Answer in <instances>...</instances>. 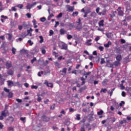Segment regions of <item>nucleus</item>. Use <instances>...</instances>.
Segmentation results:
<instances>
[{
    "instance_id": "1",
    "label": "nucleus",
    "mask_w": 131,
    "mask_h": 131,
    "mask_svg": "<svg viewBox=\"0 0 131 131\" xmlns=\"http://www.w3.org/2000/svg\"><path fill=\"white\" fill-rule=\"evenodd\" d=\"M58 47L60 50H68V46L64 42H60L58 43Z\"/></svg>"
},
{
    "instance_id": "2",
    "label": "nucleus",
    "mask_w": 131,
    "mask_h": 131,
    "mask_svg": "<svg viewBox=\"0 0 131 131\" xmlns=\"http://www.w3.org/2000/svg\"><path fill=\"white\" fill-rule=\"evenodd\" d=\"M67 11L68 12H73L74 11V6H70V5H67Z\"/></svg>"
},
{
    "instance_id": "3",
    "label": "nucleus",
    "mask_w": 131,
    "mask_h": 131,
    "mask_svg": "<svg viewBox=\"0 0 131 131\" xmlns=\"http://www.w3.org/2000/svg\"><path fill=\"white\" fill-rule=\"evenodd\" d=\"M117 12L118 13V15L119 16H123V14H124L123 11L121 10V7H119L118 8V9H117Z\"/></svg>"
},
{
    "instance_id": "4",
    "label": "nucleus",
    "mask_w": 131,
    "mask_h": 131,
    "mask_svg": "<svg viewBox=\"0 0 131 131\" xmlns=\"http://www.w3.org/2000/svg\"><path fill=\"white\" fill-rule=\"evenodd\" d=\"M44 84H46L47 86H48V88H53L54 86V85L52 83H49V81H48L47 80H45Z\"/></svg>"
},
{
    "instance_id": "5",
    "label": "nucleus",
    "mask_w": 131,
    "mask_h": 131,
    "mask_svg": "<svg viewBox=\"0 0 131 131\" xmlns=\"http://www.w3.org/2000/svg\"><path fill=\"white\" fill-rule=\"evenodd\" d=\"M8 110H5L4 111L2 112L1 115L3 117H7L8 116Z\"/></svg>"
},
{
    "instance_id": "6",
    "label": "nucleus",
    "mask_w": 131,
    "mask_h": 131,
    "mask_svg": "<svg viewBox=\"0 0 131 131\" xmlns=\"http://www.w3.org/2000/svg\"><path fill=\"white\" fill-rule=\"evenodd\" d=\"M32 31H33V29L32 28H30L29 30H27V35H29L30 36H32Z\"/></svg>"
},
{
    "instance_id": "7",
    "label": "nucleus",
    "mask_w": 131,
    "mask_h": 131,
    "mask_svg": "<svg viewBox=\"0 0 131 131\" xmlns=\"http://www.w3.org/2000/svg\"><path fill=\"white\" fill-rule=\"evenodd\" d=\"M7 82L8 83V86L10 88H11V86L14 85V82H13L12 80H8L7 81Z\"/></svg>"
},
{
    "instance_id": "8",
    "label": "nucleus",
    "mask_w": 131,
    "mask_h": 131,
    "mask_svg": "<svg viewBox=\"0 0 131 131\" xmlns=\"http://www.w3.org/2000/svg\"><path fill=\"white\" fill-rule=\"evenodd\" d=\"M42 118L43 120V121H46V122H48V121H49V120H50V118H49V117H47V116L43 115L42 116Z\"/></svg>"
},
{
    "instance_id": "9",
    "label": "nucleus",
    "mask_w": 131,
    "mask_h": 131,
    "mask_svg": "<svg viewBox=\"0 0 131 131\" xmlns=\"http://www.w3.org/2000/svg\"><path fill=\"white\" fill-rule=\"evenodd\" d=\"M12 67V63L10 61H8L6 62V68L9 69V68H11Z\"/></svg>"
},
{
    "instance_id": "10",
    "label": "nucleus",
    "mask_w": 131,
    "mask_h": 131,
    "mask_svg": "<svg viewBox=\"0 0 131 131\" xmlns=\"http://www.w3.org/2000/svg\"><path fill=\"white\" fill-rule=\"evenodd\" d=\"M112 45V43L111 42V41H109L107 42V43L104 44V47H105V48H109V47H110V46H111Z\"/></svg>"
},
{
    "instance_id": "11",
    "label": "nucleus",
    "mask_w": 131,
    "mask_h": 131,
    "mask_svg": "<svg viewBox=\"0 0 131 131\" xmlns=\"http://www.w3.org/2000/svg\"><path fill=\"white\" fill-rule=\"evenodd\" d=\"M8 75H13L14 74V71L13 70H9L7 72Z\"/></svg>"
},
{
    "instance_id": "12",
    "label": "nucleus",
    "mask_w": 131,
    "mask_h": 131,
    "mask_svg": "<svg viewBox=\"0 0 131 131\" xmlns=\"http://www.w3.org/2000/svg\"><path fill=\"white\" fill-rule=\"evenodd\" d=\"M60 33L61 35H64V34H65V33H66V31L65 30H64V29H61L60 30Z\"/></svg>"
},
{
    "instance_id": "13",
    "label": "nucleus",
    "mask_w": 131,
    "mask_h": 131,
    "mask_svg": "<svg viewBox=\"0 0 131 131\" xmlns=\"http://www.w3.org/2000/svg\"><path fill=\"white\" fill-rule=\"evenodd\" d=\"M75 116V119L76 120H80V114H77Z\"/></svg>"
},
{
    "instance_id": "14",
    "label": "nucleus",
    "mask_w": 131,
    "mask_h": 131,
    "mask_svg": "<svg viewBox=\"0 0 131 131\" xmlns=\"http://www.w3.org/2000/svg\"><path fill=\"white\" fill-rule=\"evenodd\" d=\"M91 41H92V39H90L89 40H88L85 42L86 46H92V43H91Z\"/></svg>"
},
{
    "instance_id": "15",
    "label": "nucleus",
    "mask_w": 131,
    "mask_h": 131,
    "mask_svg": "<svg viewBox=\"0 0 131 131\" xmlns=\"http://www.w3.org/2000/svg\"><path fill=\"white\" fill-rule=\"evenodd\" d=\"M122 57H121V55H118L116 56V60L117 61H119L120 62V61H121L122 60Z\"/></svg>"
},
{
    "instance_id": "16",
    "label": "nucleus",
    "mask_w": 131,
    "mask_h": 131,
    "mask_svg": "<svg viewBox=\"0 0 131 131\" xmlns=\"http://www.w3.org/2000/svg\"><path fill=\"white\" fill-rule=\"evenodd\" d=\"M20 120H21V121H23V123H25L26 122V117H20Z\"/></svg>"
},
{
    "instance_id": "17",
    "label": "nucleus",
    "mask_w": 131,
    "mask_h": 131,
    "mask_svg": "<svg viewBox=\"0 0 131 131\" xmlns=\"http://www.w3.org/2000/svg\"><path fill=\"white\" fill-rule=\"evenodd\" d=\"M99 26H100V27H101V26H104V20H101L99 21Z\"/></svg>"
},
{
    "instance_id": "18",
    "label": "nucleus",
    "mask_w": 131,
    "mask_h": 131,
    "mask_svg": "<svg viewBox=\"0 0 131 131\" xmlns=\"http://www.w3.org/2000/svg\"><path fill=\"white\" fill-rule=\"evenodd\" d=\"M125 5L126 6V9L127 10L129 8V3L128 2H126L124 3Z\"/></svg>"
},
{
    "instance_id": "19",
    "label": "nucleus",
    "mask_w": 131,
    "mask_h": 131,
    "mask_svg": "<svg viewBox=\"0 0 131 131\" xmlns=\"http://www.w3.org/2000/svg\"><path fill=\"white\" fill-rule=\"evenodd\" d=\"M39 38L40 39L39 41L40 43H42V42H43V37L42 36H39Z\"/></svg>"
},
{
    "instance_id": "20",
    "label": "nucleus",
    "mask_w": 131,
    "mask_h": 131,
    "mask_svg": "<svg viewBox=\"0 0 131 131\" xmlns=\"http://www.w3.org/2000/svg\"><path fill=\"white\" fill-rule=\"evenodd\" d=\"M38 88V86L34 85H32L31 86V89H32V90H37Z\"/></svg>"
},
{
    "instance_id": "21",
    "label": "nucleus",
    "mask_w": 131,
    "mask_h": 131,
    "mask_svg": "<svg viewBox=\"0 0 131 131\" xmlns=\"http://www.w3.org/2000/svg\"><path fill=\"white\" fill-rule=\"evenodd\" d=\"M7 35L8 36V40H11V39H12V34L8 33V34H7Z\"/></svg>"
},
{
    "instance_id": "22",
    "label": "nucleus",
    "mask_w": 131,
    "mask_h": 131,
    "mask_svg": "<svg viewBox=\"0 0 131 131\" xmlns=\"http://www.w3.org/2000/svg\"><path fill=\"white\" fill-rule=\"evenodd\" d=\"M103 113H104V111L101 110L99 112H97V115H103Z\"/></svg>"
},
{
    "instance_id": "23",
    "label": "nucleus",
    "mask_w": 131,
    "mask_h": 131,
    "mask_svg": "<svg viewBox=\"0 0 131 131\" xmlns=\"http://www.w3.org/2000/svg\"><path fill=\"white\" fill-rule=\"evenodd\" d=\"M15 7L19 8V9H22L23 8V4H18L15 6Z\"/></svg>"
},
{
    "instance_id": "24",
    "label": "nucleus",
    "mask_w": 131,
    "mask_h": 131,
    "mask_svg": "<svg viewBox=\"0 0 131 131\" xmlns=\"http://www.w3.org/2000/svg\"><path fill=\"white\" fill-rule=\"evenodd\" d=\"M78 15V12L76 11L75 12H73L72 14L73 17H76Z\"/></svg>"
},
{
    "instance_id": "25",
    "label": "nucleus",
    "mask_w": 131,
    "mask_h": 131,
    "mask_svg": "<svg viewBox=\"0 0 131 131\" xmlns=\"http://www.w3.org/2000/svg\"><path fill=\"white\" fill-rule=\"evenodd\" d=\"M43 74V71H41V72H39L38 73V76H39V77H41V75H42Z\"/></svg>"
},
{
    "instance_id": "26",
    "label": "nucleus",
    "mask_w": 131,
    "mask_h": 131,
    "mask_svg": "<svg viewBox=\"0 0 131 131\" xmlns=\"http://www.w3.org/2000/svg\"><path fill=\"white\" fill-rule=\"evenodd\" d=\"M114 91H115V88H113V89H112L111 92L110 93V97H111L112 95H113V92H114Z\"/></svg>"
},
{
    "instance_id": "27",
    "label": "nucleus",
    "mask_w": 131,
    "mask_h": 131,
    "mask_svg": "<svg viewBox=\"0 0 131 131\" xmlns=\"http://www.w3.org/2000/svg\"><path fill=\"white\" fill-rule=\"evenodd\" d=\"M41 53L43 55H45L46 53V49L44 48H41Z\"/></svg>"
},
{
    "instance_id": "28",
    "label": "nucleus",
    "mask_w": 131,
    "mask_h": 131,
    "mask_svg": "<svg viewBox=\"0 0 131 131\" xmlns=\"http://www.w3.org/2000/svg\"><path fill=\"white\" fill-rule=\"evenodd\" d=\"M102 15L104 16L107 13V10L106 9H103L102 11Z\"/></svg>"
},
{
    "instance_id": "29",
    "label": "nucleus",
    "mask_w": 131,
    "mask_h": 131,
    "mask_svg": "<svg viewBox=\"0 0 131 131\" xmlns=\"http://www.w3.org/2000/svg\"><path fill=\"white\" fill-rule=\"evenodd\" d=\"M124 104H125V102H124V101H122L120 103H119V106L120 107H123V105H124Z\"/></svg>"
},
{
    "instance_id": "30",
    "label": "nucleus",
    "mask_w": 131,
    "mask_h": 131,
    "mask_svg": "<svg viewBox=\"0 0 131 131\" xmlns=\"http://www.w3.org/2000/svg\"><path fill=\"white\" fill-rule=\"evenodd\" d=\"M107 82H108V79H105L102 82V84H103V85H105V84L107 83Z\"/></svg>"
},
{
    "instance_id": "31",
    "label": "nucleus",
    "mask_w": 131,
    "mask_h": 131,
    "mask_svg": "<svg viewBox=\"0 0 131 131\" xmlns=\"http://www.w3.org/2000/svg\"><path fill=\"white\" fill-rule=\"evenodd\" d=\"M116 51V53H117V54H120V52H121V50L119 48H117Z\"/></svg>"
},
{
    "instance_id": "32",
    "label": "nucleus",
    "mask_w": 131,
    "mask_h": 131,
    "mask_svg": "<svg viewBox=\"0 0 131 131\" xmlns=\"http://www.w3.org/2000/svg\"><path fill=\"white\" fill-rule=\"evenodd\" d=\"M12 54L15 55V54H16V49L15 48L13 47L12 49Z\"/></svg>"
},
{
    "instance_id": "33",
    "label": "nucleus",
    "mask_w": 131,
    "mask_h": 131,
    "mask_svg": "<svg viewBox=\"0 0 131 131\" xmlns=\"http://www.w3.org/2000/svg\"><path fill=\"white\" fill-rule=\"evenodd\" d=\"M26 8L27 9V10H30V9H32V7H31V5H30V4H28L26 6Z\"/></svg>"
},
{
    "instance_id": "34",
    "label": "nucleus",
    "mask_w": 131,
    "mask_h": 131,
    "mask_svg": "<svg viewBox=\"0 0 131 131\" xmlns=\"http://www.w3.org/2000/svg\"><path fill=\"white\" fill-rule=\"evenodd\" d=\"M119 61H116L114 62V65L115 66H118V65H119Z\"/></svg>"
},
{
    "instance_id": "35",
    "label": "nucleus",
    "mask_w": 131,
    "mask_h": 131,
    "mask_svg": "<svg viewBox=\"0 0 131 131\" xmlns=\"http://www.w3.org/2000/svg\"><path fill=\"white\" fill-rule=\"evenodd\" d=\"M107 92V89H102L100 91V93H106Z\"/></svg>"
},
{
    "instance_id": "36",
    "label": "nucleus",
    "mask_w": 131,
    "mask_h": 131,
    "mask_svg": "<svg viewBox=\"0 0 131 131\" xmlns=\"http://www.w3.org/2000/svg\"><path fill=\"white\" fill-rule=\"evenodd\" d=\"M8 97L9 98H12L13 97V93L12 92H9Z\"/></svg>"
},
{
    "instance_id": "37",
    "label": "nucleus",
    "mask_w": 131,
    "mask_h": 131,
    "mask_svg": "<svg viewBox=\"0 0 131 131\" xmlns=\"http://www.w3.org/2000/svg\"><path fill=\"white\" fill-rule=\"evenodd\" d=\"M92 12V10H91V8H88L86 11L85 13H87V14H89Z\"/></svg>"
},
{
    "instance_id": "38",
    "label": "nucleus",
    "mask_w": 131,
    "mask_h": 131,
    "mask_svg": "<svg viewBox=\"0 0 131 131\" xmlns=\"http://www.w3.org/2000/svg\"><path fill=\"white\" fill-rule=\"evenodd\" d=\"M35 61H36V58L34 57L33 59L31 60V63L32 64H33V63H34V62H35Z\"/></svg>"
},
{
    "instance_id": "39",
    "label": "nucleus",
    "mask_w": 131,
    "mask_h": 131,
    "mask_svg": "<svg viewBox=\"0 0 131 131\" xmlns=\"http://www.w3.org/2000/svg\"><path fill=\"white\" fill-rule=\"evenodd\" d=\"M49 35L50 36H52V35H53V34H54V31H53L52 30H50V31H49Z\"/></svg>"
},
{
    "instance_id": "40",
    "label": "nucleus",
    "mask_w": 131,
    "mask_h": 131,
    "mask_svg": "<svg viewBox=\"0 0 131 131\" xmlns=\"http://www.w3.org/2000/svg\"><path fill=\"white\" fill-rule=\"evenodd\" d=\"M26 16H27V18H31V14L28 13L26 14Z\"/></svg>"
},
{
    "instance_id": "41",
    "label": "nucleus",
    "mask_w": 131,
    "mask_h": 131,
    "mask_svg": "<svg viewBox=\"0 0 131 131\" xmlns=\"http://www.w3.org/2000/svg\"><path fill=\"white\" fill-rule=\"evenodd\" d=\"M16 6H14V7H12L11 8V11H13L14 12H16V11H17V9L16 8Z\"/></svg>"
},
{
    "instance_id": "42",
    "label": "nucleus",
    "mask_w": 131,
    "mask_h": 131,
    "mask_svg": "<svg viewBox=\"0 0 131 131\" xmlns=\"http://www.w3.org/2000/svg\"><path fill=\"white\" fill-rule=\"evenodd\" d=\"M4 92H6V93H10V90L7 89V88H4Z\"/></svg>"
},
{
    "instance_id": "43",
    "label": "nucleus",
    "mask_w": 131,
    "mask_h": 131,
    "mask_svg": "<svg viewBox=\"0 0 131 131\" xmlns=\"http://www.w3.org/2000/svg\"><path fill=\"white\" fill-rule=\"evenodd\" d=\"M53 56H55V57L56 58H57V57H58V53L57 52H55V51H54L53 52Z\"/></svg>"
},
{
    "instance_id": "44",
    "label": "nucleus",
    "mask_w": 131,
    "mask_h": 131,
    "mask_svg": "<svg viewBox=\"0 0 131 131\" xmlns=\"http://www.w3.org/2000/svg\"><path fill=\"white\" fill-rule=\"evenodd\" d=\"M54 64L55 66H56V67H59V66H60V63H59V62H58V61L55 62Z\"/></svg>"
},
{
    "instance_id": "45",
    "label": "nucleus",
    "mask_w": 131,
    "mask_h": 131,
    "mask_svg": "<svg viewBox=\"0 0 131 131\" xmlns=\"http://www.w3.org/2000/svg\"><path fill=\"white\" fill-rule=\"evenodd\" d=\"M28 43H29L30 46H32V45H33V42H32L31 40H29L28 41Z\"/></svg>"
},
{
    "instance_id": "46",
    "label": "nucleus",
    "mask_w": 131,
    "mask_h": 131,
    "mask_svg": "<svg viewBox=\"0 0 131 131\" xmlns=\"http://www.w3.org/2000/svg\"><path fill=\"white\" fill-rule=\"evenodd\" d=\"M122 22H124L123 25H124V26H127V22L125 21V19H124L123 20H122Z\"/></svg>"
},
{
    "instance_id": "47",
    "label": "nucleus",
    "mask_w": 131,
    "mask_h": 131,
    "mask_svg": "<svg viewBox=\"0 0 131 131\" xmlns=\"http://www.w3.org/2000/svg\"><path fill=\"white\" fill-rule=\"evenodd\" d=\"M99 50L102 52L104 50V47H103V46H100L99 48H98Z\"/></svg>"
},
{
    "instance_id": "48",
    "label": "nucleus",
    "mask_w": 131,
    "mask_h": 131,
    "mask_svg": "<svg viewBox=\"0 0 131 131\" xmlns=\"http://www.w3.org/2000/svg\"><path fill=\"white\" fill-rule=\"evenodd\" d=\"M120 41L121 43H125V42H126L125 40H124L123 39H121L120 40Z\"/></svg>"
},
{
    "instance_id": "49",
    "label": "nucleus",
    "mask_w": 131,
    "mask_h": 131,
    "mask_svg": "<svg viewBox=\"0 0 131 131\" xmlns=\"http://www.w3.org/2000/svg\"><path fill=\"white\" fill-rule=\"evenodd\" d=\"M120 86L121 88V90H124V89H125V87L123 86V84H120Z\"/></svg>"
},
{
    "instance_id": "50",
    "label": "nucleus",
    "mask_w": 131,
    "mask_h": 131,
    "mask_svg": "<svg viewBox=\"0 0 131 131\" xmlns=\"http://www.w3.org/2000/svg\"><path fill=\"white\" fill-rule=\"evenodd\" d=\"M37 96H38V98H37V101L38 102H41V97H39V95H37Z\"/></svg>"
},
{
    "instance_id": "51",
    "label": "nucleus",
    "mask_w": 131,
    "mask_h": 131,
    "mask_svg": "<svg viewBox=\"0 0 131 131\" xmlns=\"http://www.w3.org/2000/svg\"><path fill=\"white\" fill-rule=\"evenodd\" d=\"M62 16H63V13H60L59 14V15H58L57 16V18H61V17H62Z\"/></svg>"
},
{
    "instance_id": "52",
    "label": "nucleus",
    "mask_w": 131,
    "mask_h": 131,
    "mask_svg": "<svg viewBox=\"0 0 131 131\" xmlns=\"http://www.w3.org/2000/svg\"><path fill=\"white\" fill-rule=\"evenodd\" d=\"M40 21H41V22H45V21H46V18L45 17L40 18Z\"/></svg>"
},
{
    "instance_id": "53",
    "label": "nucleus",
    "mask_w": 131,
    "mask_h": 131,
    "mask_svg": "<svg viewBox=\"0 0 131 131\" xmlns=\"http://www.w3.org/2000/svg\"><path fill=\"white\" fill-rule=\"evenodd\" d=\"M57 26H59V21H56L54 26L55 28H57Z\"/></svg>"
},
{
    "instance_id": "54",
    "label": "nucleus",
    "mask_w": 131,
    "mask_h": 131,
    "mask_svg": "<svg viewBox=\"0 0 131 131\" xmlns=\"http://www.w3.org/2000/svg\"><path fill=\"white\" fill-rule=\"evenodd\" d=\"M69 27H70V28H73V27H74V24H70L69 25Z\"/></svg>"
},
{
    "instance_id": "55",
    "label": "nucleus",
    "mask_w": 131,
    "mask_h": 131,
    "mask_svg": "<svg viewBox=\"0 0 131 131\" xmlns=\"http://www.w3.org/2000/svg\"><path fill=\"white\" fill-rule=\"evenodd\" d=\"M101 64H104L105 63V59L104 58H101Z\"/></svg>"
},
{
    "instance_id": "56",
    "label": "nucleus",
    "mask_w": 131,
    "mask_h": 131,
    "mask_svg": "<svg viewBox=\"0 0 131 131\" xmlns=\"http://www.w3.org/2000/svg\"><path fill=\"white\" fill-rule=\"evenodd\" d=\"M61 114H63L64 115H65V114H66V112H65V111L64 110H62L60 112Z\"/></svg>"
},
{
    "instance_id": "57",
    "label": "nucleus",
    "mask_w": 131,
    "mask_h": 131,
    "mask_svg": "<svg viewBox=\"0 0 131 131\" xmlns=\"http://www.w3.org/2000/svg\"><path fill=\"white\" fill-rule=\"evenodd\" d=\"M30 5L32 8H33V7H35V6H36V3H33L32 4H31Z\"/></svg>"
},
{
    "instance_id": "58",
    "label": "nucleus",
    "mask_w": 131,
    "mask_h": 131,
    "mask_svg": "<svg viewBox=\"0 0 131 131\" xmlns=\"http://www.w3.org/2000/svg\"><path fill=\"white\" fill-rule=\"evenodd\" d=\"M72 73L73 74H75V75H76V74H77V71H76V70L72 71Z\"/></svg>"
},
{
    "instance_id": "59",
    "label": "nucleus",
    "mask_w": 131,
    "mask_h": 131,
    "mask_svg": "<svg viewBox=\"0 0 131 131\" xmlns=\"http://www.w3.org/2000/svg\"><path fill=\"white\" fill-rule=\"evenodd\" d=\"M115 15H116V11L113 12V14L111 15V17L113 18L114 17H115Z\"/></svg>"
},
{
    "instance_id": "60",
    "label": "nucleus",
    "mask_w": 131,
    "mask_h": 131,
    "mask_svg": "<svg viewBox=\"0 0 131 131\" xmlns=\"http://www.w3.org/2000/svg\"><path fill=\"white\" fill-rule=\"evenodd\" d=\"M67 72V69L66 68H63L62 70L63 73H66Z\"/></svg>"
},
{
    "instance_id": "61",
    "label": "nucleus",
    "mask_w": 131,
    "mask_h": 131,
    "mask_svg": "<svg viewBox=\"0 0 131 131\" xmlns=\"http://www.w3.org/2000/svg\"><path fill=\"white\" fill-rule=\"evenodd\" d=\"M80 131H85V129H84V126H81Z\"/></svg>"
},
{
    "instance_id": "62",
    "label": "nucleus",
    "mask_w": 131,
    "mask_h": 131,
    "mask_svg": "<svg viewBox=\"0 0 131 131\" xmlns=\"http://www.w3.org/2000/svg\"><path fill=\"white\" fill-rule=\"evenodd\" d=\"M99 39H100V37L98 36H97L95 38V41H98Z\"/></svg>"
},
{
    "instance_id": "63",
    "label": "nucleus",
    "mask_w": 131,
    "mask_h": 131,
    "mask_svg": "<svg viewBox=\"0 0 131 131\" xmlns=\"http://www.w3.org/2000/svg\"><path fill=\"white\" fill-rule=\"evenodd\" d=\"M8 130L13 131L14 130V128H13V127H8Z\"/></svg>"
},
{
    "instance_id": "64",
    "label": "nucleus",
    "mask_w": 131,
    "mask_h": 131,
    "mask_svg": "<svg viewBox=\"0 0 131 131\" xmlns=\"http://www.w3.org/2000/svg\"><path fill=\"white\" fill-rule=\"evenodd\" d=\"M67 38L68 39H71V38H72V36L71 35H68Z\"/></svg>"
}]
</instances>
